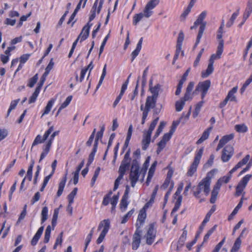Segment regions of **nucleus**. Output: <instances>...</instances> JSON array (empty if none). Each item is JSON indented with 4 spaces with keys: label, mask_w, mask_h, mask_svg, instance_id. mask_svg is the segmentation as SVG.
<instances>
[{
    "label": "nucleus",
    "mask_w": 252,
    "mask_h": 252,
    "mask_svg": "<svg viewBox=\"0 0 252 252\" xmlns=\"http://www.w3.org/2000/svg\"><path fill=\"white\" fill-rule=\"evenodd\" d=\"M181 52L182 56H183L184 54V52L183 51H182V46L176 45V49L175 54L174 55L173 60V63L174 64L176 60L178 59L179 56Z\"/></svg>",
    "instance_id": "44"
},
{
    "label": "nucleus",
    "mask_w": 252,
    "mask_h": 252,
    "mask_svg": "<svg viewBox=\"0 0 252 252\" xmlns=\"http://www.w3.org/2000/svg\"><path fill=\"white\" fill-rule=\"evenodd\" d=\"M239 14V9H238L236 11L234 12L232 16H231L230 18L229 19V20L227 22L226 26L227 28H230L232 26V25L234 24L235 20H236L237 17L238 16Z\"/></svg>",
    "instance_id": "31"
},
{
    "label": "nucleus",
    "mask_w": 252,
    "mask_h": 252,
    "mask_svg": "<svg viewBox=\"0 0 252 252\" xmlns=\"http://www.w3.org/2000/svg\"><path fill=\"white\" fill-rule=\"evenodd\" d=\"M223 51V42L222 41H221L220 43H219L216 53L213 54L211 56L209 60V62L214 64V62L216 60L220 59Z\"/></svg>",
    "instance_id": "17"
},
{
    "label": "nucleus",
    "mask_w": 252,
    "mask_h": 252,
    "mask_svg": "<svg viewBox=\"0 0 252 252\" xmlns=\"http://www.w3.org/2000/svg\"><path fill=\"white\" fill-rule=\"evenodd\" d=\"M159 118L156 117L151 123L147 130L143 132V137L141 141L142 149L143 151L146 150L149 147L151 140L153 131L155 129L158 121Z\"/></svg>",
    "instance_id": "3"
},
{
    "label": "nucleus",
    "mask_w": 252,
    "mask_h": 252,
    "mask_svg": "<svg viewBox=\"0 0 252 252\" xmlns=\"http://www.w3.org/2000/svg\"><path fill=\"white\" fill-rule=\"evenodd\" d=\"M78 189L77 188H75L73 189L72 191L68 195L67 199L68 202L70 203H73L74 198L76 196L77 192Z\"/></svg>",
    "instance_id": "52"
},
{
    "label": "nucleus",
    "mask_w": 252,
    "mask_h": 252,
    "mask_svg": "<svg viewBox=\"0 0 252 252\" xmlns=\"http://www.w3.org/2000/svg\"><path fill=\"white\" fill-rule=\"evenodd\" d=\"M55 101V99L54 98H51L47 103V105L45 107L43 110V113L42 114V117L45 115L48 114L51 111L54 103Z\"/></svg>",
    "instance_id": "30"
},
{
    "label": "nucleus",
    "mask_w": 252,
    "mask_h": 252,
    "mask_svg": "<svg viewBox=\"0 0 252 252\" xmlns=\"http://www.w3.org/2000/svg\"><path fill=\"white\" fill-rule=\"evenodd\" d=\"M119 199V196L118 195H114L112 197L110 203L111 204V212L115 213L116 207Z\"/></svg>",
    "instance_id": "35"
},
{
    "label": "nucleus",
    "mask_w": 252,
    "mask_h": 252,
    "mask_svg": "<svg viewBox=\"0 0 252 252\" xmlns=\"http://www.w3.org/2000/svg\"><path fill=\"white\" fill-rule=\"evenodd\" d=\"M128 198L122 197L120 204V208L122 212H124L126 210L128 205L127 201Z\"/></svg>",
    "instance_id": "41"
},
{
    "label": "nucleus",
    "mask_w": 252,
    "mask_h": 252,
    "mask_svg": "<svg viewBox=\"0 0 252 252\" xmlns=\"http://www.w3.org/2000/svg\"><path fill=\"white\" fill-rule=\"evenodd\" d=\"M53 175H54L53 174L50 173V174L49 175L46 176L44 178V180H43L42 186L40 189V191H43L44 190V189L46 187V186H47L49 180L53 176Z\"/></svg>",
    "instance_id": "51"
},
{
    "label": "nucleus",
    "mask_w": 252,
    "mask_h": 252,
    "mask_svg": "<svg viewBox=\"0 0 252 252\" xmlns=\"http://www.w3.org/2000/svg\"><path fill=\"white\" fill-rule=\"evenodd\" d=\"M157 228L156 223H150L147 227L146 233L145 235L146 243L148 245H151L155 241L157 236Z\"/></svg>",
    "instance_id": "8"
},
{
    "label": "nucleus",
    "mask_w": 252,
    "mask_h": 252,
    "mask_svg": "<svg viewBox=\"0 0 252 252\" xmlns=\"http://www.w3.org/2000/svg\"><path fill=\"white\" fill-rule=\"evenodd\" d=\"M238 90L237 87H234L231 89L228 93L225 99L219 104L220 108H223L227 104L228 101L237 102V98L235 95Z\"/></svg>",
    "instance_id": "12"
},
{
    "label": "nucleus",
    "mask_w": 252,
    "mask_h": 252,
    "mask_svg": "<svg viewBox=\"0 0 252 252\" xmlns=\"http://www.w3.org/2000/svg\"><path fill=\"white\" fill-rule=\"evenodd\" d=\"M40 92V91L39 90V89L35 88L34 92L33 93L32 96L30 97L29 99V104L35 102Z\"/></svg>",
    "instance_id": "45"
},
{
    "label": "nucleus",
    "mask_w": 252,
    "mask_h": 252,
    "mask_svg": "<svg viewBox=\"0 0 252 252\" xmlns=\"http://www.w3.org/2000/svg\"><path fill=\"white\" fill-rule=\"evenodd\" d=\"M48 209L47 206L43 207L41 211V221L44 222L48 218Z\"/></svg>",
    "instance_id": "50"
},
{
    "label": "nucleus",
    "mask_w": 252,
    "mask_h": 252,
    "mask_svg": "<svg viewBox=\"0 0 252 252\" xmlns=\"http://www.w3.org/2000/svg\"><path fill=\"white\" fill-rule=\"evenodd\" d=\"M244 195L240 200L239 203L233 210L232 212L229 215L228 220L230 221L233 219L234 216L238 213L239 209L242 207L243 203Z\"/></svg>",
    "instance_id": "28"
},
{
    "label": "nucleus",
    "mask_w": 252,
    "mask_h": 252,
    "mask_svg": "<svg viewBox=\"0 0 252 252\" xmlns=\"http://www.w3.org/2000/svg\"><path fill=\"white\" fill-rule=\"evenodd\" d=\"M152 9H150L148 7L146 6L145 7L143 13L144 14V17H145L146 18H149L153 14V12L152 10Z\"/></svg>",
    "instance_id": "62"
},
{
    "label": "nucleus",
    "mask_w": 252,
    "mask_h": 252,
    "mask_svg": "<svg viewBox=\"0 0 252 252\" xmlns=\"http://www.w3.org/2000/svg\"><path fill=\"white\" fill-rule=\"evenodd\" d=\"M234 138V135L233 134H230L228 135H225L222 137L220 139L219 143L217 147V151H219L220 149L222 148L224 145L228 143L229 141L232 140Z\"/></svg>",
    "instance_id": "19"
},
{
    "label": "nucleus",
    "mask_w": 252,
    "mask_h": 252,
    "mask_svg": "<svg viewBox=\"0 0 252 252\" xmlns=\"http://www.w3.org/2000/svg\"><path fill=\"white\" fill-rule=\"evenodd\" d=\"M206 15L207 12L206 11H202L198 16L196 20L194 22L193 25L190 28L191 30H192L196 29L199 25H200L196 42L193 47L194 48H195L199 43L200 39L205 31L206 22L204 21V20L205 19Z\"/></svg>",
    "instance_id": "2"
},
{
    "label": "nucleus",
    "mask_w": 252,
    "mask_h": 252,
    "mask_svg": "<svg viewBox=\"0 0 252 252\" xmlns=\"http://www.w3.org/2000/svg\"><path fill=\"white\" fill-rule=\"evenodd\" d=\"M216 209V207L215 205H214L212 207L211 209L209 210V211L206 214L205 219L202 222L201 225L199 226V229L200 231H202L205 225H206V223L209 221L210 220V217L212 215V214L215 211Z\"/></svg>",
    "instance_id": "22"
},
{
    "label": "nucleus",
    "mask_w": 252,
    "mask_h": 252,
    "mask_svg": "<svg viewBox=\"0 0 252 252\" xmlns=\"http://www.w3.org/2000/svg\"><path fill=\"white\" fill-rule=\"evenodd\" d=\"M38 80V74H36L32 77L29 80L27 86L30 88H32L34 86L35 84L36 83Z\"/></svg>",
    "instance_id": "53"
},
{
    "label": "nucleus",
    "mask_w": 252,
    "mask_h": 252,
    "mask_svg": "<svg viewBox=\"0 0 252 252\" xmlns=\"http://www.w3.org/2000/svg\"><path fill=\"white\" fill-rule=\"evenodd\" d=\"M185 102L186 101L184 100L182 98H181L180 100L177 101L176 102L175 108L176 111L180 112L182 111L185 104Z\"/></svg>",
    "instance_id": "49"
},
{
    "label": "nucleus",
    "mask_w": 252,
    "mask_h": 252,
    "mask_svg": "<svg viewBox=\"0 0 252 252\" xmlns=\"http://www.w3.org/2000/svg\"><path fill=\"white\" fill-rule=\"evenodd\" d=\"M132 131H133V126L132 125H130L129 126L127 133L126 134V139L123 148V150L124 151L128 146L130 140L131 138L132 134Z\"/></svg>",
    "instance_id": "27"
},
{
    "label": "nucleus",
    "mask_w": 252,
    "mask_h": 252,
    "mask_svg": "<svg viewBox=\"0 0 252 252\" xmlns=\"http://www.w3.org/2000/svg\"><path fill=\"white\" fill-rule=\"evenodd\" d=\"M112 194V191H109L103 197L101 205L104 206H107L110 203L111 199V197Z\"/></svg>",
    "instance_id": "37"
},
{
    "label": "nucleus",
    "mask_w": 252,
    "mask_h": 252,
    "mask_svg": "<svg viewBox=\"0 0 252 252\" xmlns=\"http://www.w3.org/2000/svg\"><path fill=\"white\" fill-rule=\"evenodd\" d=\"M250 158V156L249 155H246L241 160L237 163L235 166L230 170L229 173V175L224 176L220 178L217 182L216 185L219 187H221V186L223 183H227L229 182L230 179L231 178V174L235 172L238 169L241 168L243 165H245L249 160Z\"/></svg>",
    "instance_id": "4"
},
{
    "label": "nucleus",
    "mask_w": 252,
    "mask_h": 252,
    "mask_svg": "<svg viewBox=\"0 0 252 252\" xmlns=\"http://www.w3.org/2000/svg\"><path fill=\"white\" fill-rule=\"evenodd\" d=\"M100 170L99 167H98L95 170L93 177L91 180V185L93 186L98 176Z\"/></svg>",
    "instance_id": "60"
},
{
    "label": "nucleus",
    "mask_w": 252,
    "mask_h": 252,
    "mask_svg": "<svg viewBox=\"0 0 252 252\" xmlns=\"http://www.w3.org/2000/svg\"><path fill=\"white\" fill-rule=\"evenodd\" d=\"M161 85L159 84H156L154 87L150 88V91L153 94L152 96L156 97L158 98V95L159 91L160 89Z\"/></svg>",
    "instance_id": "40"
},
{
    "label": "nucleus",
    "mask_w": 252,
    "mask_h": 252,
    "mask_svg": "<svg viewBox=\"0 0 252 252\" xmlns=\"http://www.w3.org/2000/svg\"><path fill=\"white\" fill-rule=\"evenodd\" d=\"M34 164V160H32L31 161L30 165H29V166L28 167L26 176L25 177L26 178H27V179L30 181H32V169H33Z\"/></svg>",
    "instance_id": "32"
},
{
    "label": "nucleus",
    "mask_w": 252,
    "mask_h": 252,
    "mask_svg": "<svg viewBox=\"0 0 252 252\" xmlns=\"http://www.w3.org/2000/svg\"><path fill=\"white\" fill-rule=\"evenodd\" d=\"M157 98V97L153 96H148L146 98L145 106L144 107L143 104L140 106V110L142 111L141 122L142 125H144L145 123L151 109L154 108L155 107Z\"/></svg>",
    "instance_id": "5"
},
{
    "label": "nucleus",
    "mask_w": 252,
    "mask_h": 252,
    "mask_svg": "<svg viewBox=\"0 0 252 252\" xmlns=\"http://www.w3.org/2000/svg\"><path fill=\"white\" fill-rule=\"evenodd\" d=\"M226 237H224L214 248L212 252H219L225 243Z\"/></svg>",
    "instance_id": "55"
},
{
    "label": "nucleus",
    "mask_w": 252,
    "mask_h": 252,
    "mask_svg": "<svg viewBox=\"0 0 252 252\" xmlns=\"http://www.w3.org/2000/svg\"><path fill=\"white\" fill-rule=\"evenodd\" d=\"M72 99V95L68 96L65 99V101L61 105V106L63 109L66 108L70 103L71 100Z\"/></svg>",
    "instance_id": "64"
},
{
    "label": "nucleus",
    "mask_w": 252,
    "mask_h": 252,
    "mask_svg": "<svg viewBox=\"0 0 252 252\" xmlns=\"http://www.w3.org/2000/svg\"><path fill=\"white\" fill-rule=\"evenodd\" d=\"M203 151L204 148L202 147L195 152L193 161L188 170L187 173V176L192 177L196 172L197 167L203 154Z\"/></svg>",
    "instance_id": "6"
},
{
    "label": "nucleus",
    "mask_w": 252,
    "mask_h": 252,
    "mask_svg": "<svg viewBox=\"0 0 252 252\" xmlns=\"http://www.w3.org/2000/svg\"><path fill=\"white\" fill-rule=\"evenodd\" d=\"M52 133L51 134L49 139L46 142L45 145L44 146L43 151L40 155V158L39 160V162H41L49 153L51 145L54 140L55 137L59 134L60 131L56 130L54 132L52 131Z\"/></svg>",
    "instance_id": "10"
},
{
    "label": "nucleus",
    "mask_w": 252,
    "mask_h": 252,
    "mask_svg": "<svg viewBox=\"0 0 252 252\" xmlns=\"http://www.w3.org/2000/svg\"><path fill=\"white\" fill-rule=\"evenodd\" d=\"M211 82L210 80L199 82L195 87L193 93H201V99H204L211 87Z\"/></svg>",
    "instance_id": "9"
},
{
    "label": "nucleus",
    "mask_w": 252,
    "mask_h": 252,
    "mask_svg": "<svg viewBox=\"0 0 252 252\" xmlns=\"http://www.w3.org/2000/svg\"><path fill=\"white\" fill-rule=\"evenodd\" d=\"M44 230V226H42L39 228L31 241V245L35 246L37 243Z\"/></svg>",
    "instance_id": "25"
},
{
    "label": "nucleus",
    "mask_w": 252,
    "mask_h": 252,
    "mask_svg": "<svg viewBox=\"0 0 252 252\" xmlns=\"http://www.w3.org/2000/svg\"><path fill=\"white\" fill-rule=\"evenodd\" d=\"M130 154V149H128L124 156V158L121 162V164H123L130 166V163L131 162Z\"/></svg>",
    "instance_id": "33"
},
{
    "label": "nucleus",
    "mask_w": 252,
    "mask_h": 252,
    "mask_svg": "<svg viewBox=\"0 0 252 252\" xmlns=\"http://www.w3.org/2000/svg\"><path fill=\"white\" fill-rule=\"evenodd\" d=\"M139 177V165L137 159H133L132 161L131 171L129 174L130 179L138 180Z\"/></svg>",
    "instance_id": "14"
},
{
    "label": "nucleus",
    "mask_w": 252,
    "mask_h": 252,
    "mask_svg": "<svg viewBox=\"0 0 252 252\" xmlns=\"http://www.w3.org/2000/svg\"><path fill=\"white\" fill-rule=\"evenodd\" d=\"M54 130V126H51L49 127V128L45 131L43 137H42L40 134H38L35 138L33 140L32 148L33 147L39 144L43 143L45 141H46L49 135L51 134L52 132Z\"/></svg>",
    "instance_id": "13"
},
{
    "label": "nucleus",
    "mask_w": 252,
    "mask_h": 252,
    "mask_svg": "<svg viewBox=\"0 0 252 252\" xmlns=\"http://www.w3.org/2000/svg\"><path fill=\"white\" fill-rule=\"evenodd\" d=\"M90 26L89 24L86 25L82 29L81 32L78 38L80 39V42L85 40L88 37L90 32Z\"/></svg>",
    "instance_id": "20"
},
{
    "label": "nucleus",
    "mask_w": 252,
    "mask_h": 252,
    "mask_svg": "<svg viewBox=\"0 0 252 252\" xmlns=\"http://www.w3.org/2000/svg\"><path fill=\"white\" fill-rule=\"evenodd\" d=\"M216 170L214 169L208 172L206 176L197 185L193 187V194L196 198H200L201 193L203 192L205 196H208L210 191L211 179L214 176Z\"/></svg>",
    "instance_id": "1"
},
{
    "label": "nucleus",
    "mask_w": 252,
    "mask_h": 252,
    "mask_svg": "<svg viewBox=\"0 0 252 252\" xmlns=\"http://www.w3.org/2000/svg\"><path fill=\"white\" fill-rule=\"evenodd\" d=\"M166 145V143L161 140L158 143V149L157 150V153L158 154L159 153H160L161 151H162L165 148Z\"/></svg>",
    "instance_id": "63"
},
{
    "label": "nucleus",
    "mask_w": 252,
    "mask_h": 252,
    "mask_svg": "<svg viewBox=\"0 0 252 252\" xmlns=\"http://www.w3.org/2000/svg\"><path fill=\"white\" fill-rule=\"evenodd\" d=\"M63 232H61L60 234L57 236L55 243L53 246V249L54 250L56 249L58 246H61L63 243Z\"/></svg>",
    "instance_id": "48"
},
{
    "label": "nucleus",
    "mask_w": 252,
    "mask_h": 252,
    "mask_svg": "<svg viewBox=\"0 0 252 252\" xmlns=\"http://www.w3.org/2000/svg\"><path fill=\"white\" fill-rule=\"evenodd\" d=\"M110 228V220L105 219L101 220L98 226V230H101L100 234L96 240L97 244H100L104 239Z\"/></svg>",
    "instance_id": "7"
},
{
    "label": "nucleus",
    "mask_w": 252,
    "mask_h": 252,
    "mask_svg": "<svg viewBox=\"0 0 252 252\" xmlns=\"http://www.w3.org/2000/svg\"><path fill=\"white\" fill-rule=\"evenodd\" d=\"M235 130L239 133H245L248 131V128L245 124H238L235 126Z\"/></svg>",
    "instance_id": "34"
},
{
    "label": "nucleus",
    "mask_w": 252,
    "mask_h": 252,
    "mask_svg": "<svg viewBox=\"0 0 252 252\" xmlns=\"http://www.w3.org/2000/svg\"><path fill=\"white\" fill-rule=\"evenodd\" d=\"M94 227H93L91 230L90 231V233L87 235L86 240H85V246L84 249V252H86L87 248L89 244H90V242L91 241L93 233H94Z\"/></svg>",
    "instance_id": "47"
},
{
    "label": "nucleus",
    "mask_w": 252,
    "mask_h": 252,
    "mask_svg": "<svg viewBox=\"0 0 252 252\" xmlns=\"http://www.w3.org/2000/svg\"><path fill=\"white\" fill-rule=\"evenodd\" d=\"M220 189V188L216 185L214 186L210 200L211 203L214 204L216 202Z\"/></svg>",
    "instance_id": "26"
},
{
    "label": "nucleus",
    "mask_w": 252,
    "mask_h": 252,
    "mask_svg": "<svg viewBox=\"0 0 252 252\" xmlns=\"http://www.w3.org/2000/svg\"><path fill=\"white\" fill-rule=\"evenodd\" d=\"M98 1V0H95L94 2V5L92 7V8L91 10V14L89 17V21H90L93 20L95 17L96 10Z\"/></svg>",
    "instance_id": "39"
},
{
    "label": "nucleus",
    "mask_w": 252,
    "mask_h": 252,
    "mask_svg": "<svg viewBox=\"0 0 252 252\" xmlns=\"http://www.w3.org/2000/svg\"><path fill=\"white\" fill-rule=\"evenodd\" d=\"M66 180L67 174H65V175L61 179L59 183L58 189L56 194L57 197H59L62 194L65 187Z\"/></svg>",
    "instance_id": "21"
},
{
    "label": "nucleus",
    "mask_w": 252,
    "mask_h": 252,
    "mask_svg": "<svg viewBox=\"0 0 252 252\" xmlns=\"http://www.w3.org/2000/svg\"><path fill=\"white\" fill-rule=\"evenodd\" d=\"M159 0H150L146 5V6L151 9H153L159 3Z\"/></svg>",
    "instance_id": "56"
},
{
    "label": "nucleus",
    "mask_w": 252,
    "mask_h": 252,
    "mask_svg": "<svg viewBox=\"0 0 252 252\" xmlns=\"http://www.w3.org/2000/svg\"><path fill=\"white\" fill-rule=\"evenodd\" d=\"M142 231L135 230L132 238V249L133 250H136L139 247L141 240Z\"/></svg>",
    "instance_id": "16"
},
{
    "label": "nucleus",
    "mask_w": 252,
    "mask_h": 252,
    "mask_svg": "<svg viewBox=\"0 0 252 252\" xmlns=\"http://www.w3.org/2000/svg\"><path fill=\"white\" fill-rule=\"evenodd\" d=\"M166 125V122L164 121H161L160 122L159 126L156 130V132L154 135V138H157L161 133L163 130V129L164 128Z\"/></svg>",
    "instance_id": "42"
},
{
    "label": "nucleus",
    "mask_w": 252,
    "mask_h": 252,
    "mask_svg": "<svg viewBox=\"0 0 252 252\" xmlns=\"http://www.w3.org/2000/svg\"><path fill=\"white\" fill-rule=\"evenodd\" d=\"M134 212V209H132L129 211L126 215H125L122 218L121 223L122 224L126 223L130 218Z\"/></svg>",
    "instance_id": "38"
},
{
    "label": "nucleus",
    "mask_w": 252,
    "mask_h": 252,
    "mask_svg": "<svg viewBox=\"0 0 252 252\" xmlns=\"http://www.w3.org/2000/svg\"><path fill=\"white\" fill-rule=\"evenodd\" d=\"M157 165V161H155L151 165L148 174V176L146 179V184L147 186H148L151 181V180L154 176L155 172L156 167Z\"/></svg>",
    "instance_id": "23"
},
{
    "label": "nucleus",
    "mask_w": 252,
    "mask_h": 252,
    "mask_svg": "<svg viewBox=\"0 0 252 252\" xmlns=\"http://www.w3.org/2000/svg\"><path fill=\"white\" fill-rule=\"evenodd\" d=\"M150 161V157L149 156L146 158V160H145V162L143 164V166L141 170V171L143 172L144 174H145V173L147 172V170L149 165Z\"/></svg>",
    "instance_id": "54"
},
{
    "label": "nucleus",
    "mask_w": 252,
    "mask_h": 252,
    "mask_svg": "<svg viewBox=\"0 0 252 252\" xmlns=\"http://www.w3.org/2000/svg\"><path fill=\"white\" fill-rule=\"evenodd\" d=\"M130 76H131V74H130L128 76V77H127L126 80L123 84L122 88H121L120 93L119 94H121L122 95H124L125 91H126V89L127 88V85H128V83H129V78L130 77Z\"/></svg>",
    "instance_id": "57"
},
{
    "label": "nucleus",
    "mask_w": 252,
    "mask_h": 252,
    "mask_svg": "<svg viewBox=\"0 0 252 252\" xmlns=\"http://www.w3.org/2000/svg\"><path fill=\"white\" fill-rule=\"evenodd\" d=\"M213 64L209 62L207 69L201 72V77L202 78H206L213 72L214 70Z\"/></svg>",
    "instance_id": "29"
},
{
    "label": "nucleus",
    "mask_w": 252,
    "mask_h": 252,
    "mask_svg": "<svg viewBox=\"0 0 252 252\" xmlns=\"http://www.w3.org/2000/svg\"><path fill=\"white\" fill-rule=\"evenodd\" d=\"M182 201V196L180 195L178 196V198L177 199L174 208H173L172 212H171V215H173L174 213H175L176 212L178 211V210L179 209V208L181 206V203Z\"/></svg>",
    "instance_id": "43"
},
{
    "label": "nucleus",
    "mask_w": 252,
    "mask_h": 252,
    "mask_svg": "<svg viewBox=\"0 0 252 252\" xmlns=\"http://www.w3.org/2000/svg\"><path fill=\"white\" fill-rule=\"evenodd\" d=\"M204 48H202L200 50V51L198 53V54L196 58V59L194 61V63H193V66L194 67L197 66L198 64H199L201 57L203 53L204 52Z\"/></svg>",
    "instance_id": "61"
},
{
    "label": "nucleus",
    "mask_w": 252,
    "mask_h": 252,
    "mask_svg": "<svg viewBox=\"0 0 252 252\" xmlns=\"http://www.w3.org/2000/svg\"><path fill=\"white\" fill-rule=\"evenodd\" d=\"M129 167V166L121 163L119 169V174L124 176V175L125 174L126 171L128 169Z\"/></svg>",
    "instance_id": "59"
},
{
    "label": "nucleus",
    "mask_w": 252,
    "mask_h": 252,
    "mask_svg": "<svg viewBox=\"0 0 252 252\" xmlns=\"http://www.w3.org/2000/svg\"><path fill=\"white\" fill-rule=\"evenodd\" d=\"M19 99H17V100H12L11 103H10V106L8 109V111H7V117H8L9 116V115L10 114L11 111L13 110V109H14L18 102H19Z\"/></svg>",
    "instance_id": "58"
},
{
    "label": "nucleus",
    "mask_w": 252,
    "mask_h": 252,
    "mask_svg": "<svg viewBox=\"0 0 252 252\" xmlns=\"http://www.w3.org/2000/svg\"><path fill=\"white\" fill-rule=\"evenodd\" d=\"M213 129V126H211L207 128L202 133L200 138L197 141L196 144L199 145L207 139L209 136L210 132Z\"/></svg>",
    "instance_id": "24"
},
{
    "label": "nucleus",
    "mask_w": 252,
    "mask_h": 252,
    "mask_svg": "<svg viewBox=\"0 0 252 252\" xmlns=\"http://www.w3.org/2000/svg\"><path fill=\"white\" fill-rule=\"evenodd\" d=\"M144 17L143 13H139L135 14L133 17L132 24L133 25L136 26L137 24Z\"/></svg>",
    "instance_id": "46"
},
{
    "label": "nucleus",
    "mask_w": 252,
    "mask_h": 252,
    "mask_svg": "<svg viewBox=\"0 0 252 252\" xmlns=\"http://www.w3.org/2000/svg\"><path fill=\"white\" fill-rule=\"evenodd\" d=\"M234 153L233 148L230 145L226 146L223 149L221 158L223 162H227Z\"/></svg>",
    "instance_id": "15"
},
{
    "label": "nucleus",
    "mask_w": 252,
    "mask_h": 252,
    "mask_svg": "<svg viewBox=\"0 0 252 252\" xmlns=\"http://www.w3.org/2000/svg\"><path fill=\"white\" fill-rule=\"evenodd\" d=\"M146 217V212L140 210L135 223L136 230H141V228L144 224Z\"/></svg>",
    "instance_id": "18"
},
{
    "label": "nucleus",
    "mask_w": 252,
    "mask_h": 252,
    "mask_svg": "<svg viewBox=\"0 0 252 252\" xmlns=\"http://www.w3.org/2000/svg\"><path fill=\"white\" fill-rule=\"evenodd\" d=\"M241 245V240L240 237H238L235 240L233 246H232L230 252H238Z\"/></svg>",
    "instance_id": "36"
},
{
    "label": "nucleus",
    "mask_w": 252,
    "mask_h": 252,
    "mask_svg": "<svg viewBox=\"0 0 252 252\" xmlns=\"http://www.w3.org/2000/svg\"><path fill=\"white\" fill-rule=\"evenodd\" d=\"M252 177V175L247 174L240 181L236 187L235 196L241 195Z\"/></svg>",
    "instance_id": "11"
}]
</instances>
